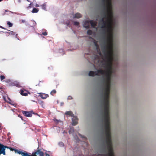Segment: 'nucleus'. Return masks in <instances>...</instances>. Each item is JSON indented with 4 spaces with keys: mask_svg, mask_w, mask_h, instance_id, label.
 <instances>
[{
    "mask_svg": "<svg viewBox=\"0 0 156 156\" xmlns=\"http://www.w3.org/2000/svg\"><path fill=\"white\" fill-rule=\"evenodd\" d=\"M103 7L96 14L95 21L86 20L83 27L87 29L90 24L98 31L100 35L97 41L94 40V51L85 53V58L92 62L88 74L90 76H98L96 82L100 85H111V77L115 71L112 62L117 63L118 58L113 53V15L111 0H101Z\"/></svg>",
    "mask_w": 156,
    "mask_h": 156,
    "instance_id": "obj_1",
    "label": "nucleus"
},
{
    "mask_svg": "<svg viewBox=\"0 0 156 156\" xmlns=\"http://www.w3.org/2000/svg\"><path fill=\"white\" fill-rule=\"evenodd\" d=\"M22 113L24 116L27 117H31L32 115V112H28L27 111H23L22 112Z\"/></svg>",
    "mask_w": 156,
    "mask_h": 156,
    "instance_id": "obj_2",
    "label": "nucleus"
},
{
    "mask_svg": "<svg viewBox=\"0 0 156 156\" xmlns=\"http://www.w3.org/2000/svg\"><path fill=\"white\" fill-rule=\"evenodd\" d=\"M72 119V125L73 126H75L77 124L78 118L76 116H73Z\"/></svg>",
    "mask_w": 156,
    "mask_h": 156,
    "instance_id": "obj_3",
    "label": "nucleus"
},
{
    "mask_svg": "<svg viewBox=\"0 0 156 156\" xmlns=\"http://www.w3.org/2000/svg\"><path fill=\"white\" fill-rule=\"evenodd\" d=\"M0 148H5V150L6 148L9 149H10L11 151H12L14 150V149H12L11 147H9L6 146H4L1 143H0Z\"/></svg>",
    "mask_w": 156,
    "mask_h": 156,
    "instance_id": "obj_4",
    "label": "nucleus"
},
{
    "mask_svg": "<svg viewBox=\"0 0 156 156\" xmlns=\"http://www.w3.org/2000/svg\"><path fill=\"white\" fill-rule=\"evenodd\" d=\"M39 96L42 99H45L48 97V94H45L40 93Z\"/></svg>",
    "mask_w": 156,
    "mask_h": 156,
    "instance_id": "obj_5",
    "label": "nucleus"
},
{
    "mask_svg": "<svg viewBox=\"0 0 156 156\" xmlns=\"http://www.w3.org/2000/svg\"><path fill=\"white\" fill-rule=\"evenodd\" d=\"M10 13H14L13 12H12L11 11H9V10H5L4 12L2 14V16H4L5 15H9V14H10Z\"/></svg>",
    "mask_w": 156,
    "mask_h": 156,
    "instance_id": "obj_6",
    "label": "nucleus"
},
{
    "mask_svg": "<svg viewBox=\"0 0 156 156\" xmlns=\"http://www.w3.org/2000/svg\"><path fill=\"white\" fill-rule=\"evenodd\" d=\"M41 152V150L38 149L34 153H33L32 155H30L31 156H36L37 155L39 154Z\"/></svg>",
    "mask_w": 156,
    "mask_h": 156,
    "instance_id": "obj_7",
    "label": "nucleus"
},
{
    "mask_svg": "<svg viewBox=\"0 0 156 156\" xmlns=\"http://www.w3.org/2000/svg\"><path fill=\"white\" fill-rule=\"evenodd\" d=\"M81 17V14L79 13H76L73 15V17L76 18H79Z\"/></svg>",
    "mask_w": 156,
    "mask_h": 156,
    "instance_id": "obj_8",
    "label": "nucleus"
},
{
    "mask_svg": "<svg viewBox=\"0 0 156 156\" xmlns=\"http://www.w3.org/2000/svg\"><path fill=\"white\" fill-rule=\"evenodd\" d=\"M1 154H3L4 155H5V148H0V155Z\"/></svg>",
    "mask_w": 156,
    "mask_h": 156,
    "instance_id": "obj_9",
    "label": "nucleus"
},
{
    "mask_svg": "<svg viewBox=\"0 0 156 156\" xmlns=\"http://www.w3.org/2000/svg\"><path fill=\"white\" fill-rule=\"evenodd\" d=\"M65 114L66 115H69L71 117H73L74 115L73 114L71 111H67L65 113Z\"/></svg>",
    "mask_w": 156,
    "mask_h": 156,
    "instance_id": "obj_10",
    "label": "nucleus"
},
{
    "mask_svg": "<svg viewBox=\"0 0 156 156\" xmlns=\"http://www.w3.org/2000/svg\"><path fill=\"white\" fill-rule=\"evenodd\" d=\"M40 6L41 7L42 9H43L45 11H47L46 8L47 5L46 3H44L42 5Z\"/></svg>",
    "mask_w": 156,
    "mask_h": 156,
    "instance_id": "obj_11",
    "label": "nucleus"
},
{
    "mask_svg": "<svg viewBox=\"0 0 156 156\" xmlns=\"http://www.w3.org/2000/svg\"><path fill=\"white\" fill-rule=\"evenodd\" d=\"M12 85L13 86H16L18 87H20V86L19 84V83L16 81H14L13 82L12 84Z\"/></svg>",
    "mask_w": 156,
    "mask_h": 156,
    "instance_id": "obj_12",
    "label": "nucleus"
},
{
    "mask_svg": "<svg viewBox=\"0 0 156 156\" xmlns=\"http://www.w3.org/2000/svg\"><path fill=\"white\" fill-rule=\"evenodd\" d=\"M20 94L21 95L24 96H27L28 94L26 91L24 92L23 90L20 91Z\"/></svg>",
    "mask_w": 156,
    "mask_h": 156,
    "instance_id": "obj_13",
    "label": "nucleus"
},
{
    "mask_svg": "<svg viewBox=\"0 0 156 156\" xmlns=\"http://www.w3.org/2000/svg\"><path fill=\"white\" fill-rule=\"evenodd\" d=\"M39 11V9H37L36 8H34L33 9L32 12L33 13H37Z\"/></svg>",
    "mask_w": 156,
    "mask_h": 156,
    "instance_id": "obj_14",
    "label": "nucleus"
},
{
    "mask_svg": "<svg viewBox=\"0 0 156 156\" xmlns=\"http://www.w3.org/2000/svg\"><path fill=\"white\" fill-rule=\"evenodd\" d=\"M7 33L9 34V35H14L16 34L15 32L11 31H9V32H8Z\"/></svg>",
    "mask_w": 156,
    "mask_h": 156,
    "instance_id": "obj_15",
    "label": "nucleus"
},
{
    "mask_svg": "<svg viewBox=\"0 0 156 156\" xmlns=\"http://www.w3.org/2000/svg\"><path fill=\"white\" fill-rule=\"evenodd\" d=\"M74 132V129L73 128H71L69 130V134H73V133Z\"/></svg>",
    "mask_w": 156,
    "mask_h": 156,
    "instance_id": "obj_16",
    "label": "nucleus"
},
{
    "mask_svg": "<svg viewBox=\"0 0 156 156\" xmlns=\"http://www.w3.org/2000/svg\"><path fill=\"white\" fill-rule=\"evenodd\" d=\"M58 144L60 147H63L64 146V144L62 142H59L58 143Z\"/></svg>",
    "mask_w": 156,
    "mask_h": 156,
    "instance_id": "obj_17",
    "label": "nucleus"
},
{
    "mask_svg": "<svg viewBox=\"0 0 156 156\" xmlns=\"http://www.w3.org/2000/svg\"><path fill=\"white\" fill-rule=\"evenodd\" d=\"M87 34L89 35H91L92 34V31L90 30H88L87 31Z\"/></svg>",
    "mask_w": 156,
    "mask_h": 156,
    "instance_id": "obj_18",
    "label": "nucleus"
},
{
    "mask_svg": "<svg viewBox=\"0 0 156 156\" xmlns=\"http://www.w3.org/2000/svg\"><path fill=\"white\" fill-rule=\"evenodd\" d=\"M73 24L75 26H78L79 25V23L78 22L75 21L73 23Z\"/></svg>",
    "mask_w": 156,
    "mask_h": 156,
    "instance_id": "obj_19",
    "label": "nucleus"
},
{
    "mask_svg": "<svg viewBox=\"0 0 156 156\" xmlns=\"http://www.w3.org/2000/svg\"><path fill=\"white\" fill-rule=\"evenodd\" d=\"M7 24L8 25L9 27H11L12 26V24L9 22H8L7 23Z\"/></svg>",
    "mask_w": 156,
    "mask_h": 156,
    "instance_id": "obj_20",
    "label": "nucleus"
},
{
    "mask_svg": "<svg viewBox=\"0 0 156 156\" xmlns=\"http://www.w3.org/2000/svg\"><path fill=\"white\" fill-rule=\"evenodd\" d=\"M5 78V77L3 75H1L0 76V79L2 81Z\"/></svg>",
    "mask_w": 156,
    "mask_h": 156,
    "instance_id": "obj_21",
    "label": "nucleus"
},
{
    "mask_svg": "<svg viewBox=\"0 0 156 156\" xmlns=\"http://www.w3.org/2000/svg\"><path fill=\"white\" fill-rule=\"evenodd\" d=\"M38 103L43 106V101H38Z\"/></svg>",
    "mask_w": 156,
    "mask_h": 156,
    "instance_id": "obj_22",
    "label": "nucleus"
},
{
    "mask_svg": "<svg viewBox=\"0 0 156 156\" xmlns=\"http://www.w3.org/2000/svg\"><path fill=\"white\" fill-rule=\"evenodd\" d=\"M56 91L55 90H52L50 92V94H51V95H52V93H54V94H55L56 93Z\"/></svg>",
    "mask_w": 156,
    "mask_h": 156,
    "instance_id": "obj_23",
    "label": "nucleus"
},
{
    "mask_svg": "<svg viewBox=\"0 0 156 156\" xmlns=\"http://www.w3.org/2000/svg\"><path fill=\"white\" fill-rule=\"evenodd\" d=\"M73 99V98L70 95L67 98V99H68L69 100H72V99Z\"/></svg>",
    "mask_w": 156,
    "mask_h": 156,
    "instance_id": "obj_24",
    "label": "nucleus"
},
{
    "mask_svg": "<svg viewBox=\"0 0 156 156\" xmlns=\"http://www.w3.org/2000/svg\"><path fill=\"white\" fill-rule=\"evenodd\" d=\"M48 154H46V156L48 155ZM39 156H44V153L43 152L41 151V153L39 154Z\"/></svg>",
    "mask_w": 156,
    "mask_h": 156,
    "instance_id": "obj_25",
    "label": "nucleus"
},
{
    "mask_svg": "<svg viewBox=\"0 0 156 156\" xmlns=\"http://www.w3.org/2000/svg\"><path fill=\"white\" fill-rule=\"evenodd\" d=\"M8 100H9V101H7L9 102L10 104L13 105V104H12L11 102H10V101H11V100L10 99V98L9 97H8Z\"/></svg>",
    "mask_w": 156,
    "mask_h": 156,
    "instance_id": "obj_26",
    "label": "nucleus"
},
{
    "mask_svg": "<svg viewBox=\"0 0 156 156\" xmlns=\"http://www.w3.org/2000/svg\"><path fill=\"white\" fill-rule=\"evenodd\" d=\"M79 135L80 136H81V137L83 138L84 140L86 139V138L84 136H83L82 135H81L80 134H79Z\"/></svg>",
    "mask_w": 156,
    "mask_h": 156,
    "instance_id": "obj_27",
    "label": "nucleus"
},
{
    "mask_svg": "<svg viewBox=\"0 0 156 156\" xmlns=\"http://www.w3.org/2000/svg\"><path fill=\"white\" fill-rule=\"evenodd\" d=\"M42 34L46 36L47 35V33L46 32H43L42 33Z\"/></svg>",
    "mask_w": 156,
    "mask_h": 156,
    "instance_id": "obj_28",
    "label": "nucleus"
},
{
    "mask_svg": "<svg viewBox=\"0 0 156 156\" xmlns=\"http://www.w3.org/2000/svg\"><path fill=\"white\" fill-rule=\"evenodd\" d=\"M33 26H35L36 25V23L35 21H33Z\"/></svg>",
    "mask_w": 156,
    "mask_h": 156,
    "instance_id": "obj_29",
    "label": "nucleus"
},
{
    "mask_svg": "<svg viewBox=\"0 0 156 156\" xmlns=\"http://www.w3.org/2000/svg\"><path fill=\"white\" fill-rule=\"evenodd\" d=\"M74 138H75V139L76 140V141H78V138L77 136H74Z\"/></svg>",
    "mask_w": 156,
    "mask_h": 156,
    "instance_id": "obj_30",
    "label": "nucleus"
},
{
    "mask_svg": "<svg viewBox=\"0 0 156 156\" xmlns=\"http://www.w3.org/2000/svg\"><path fill=\"white\" fill-rule=\"evenodd\" d=\"M59 52L60 53H61L63 52V50L62 49H60L59 50Z\"/></svg>",
    "mask_w": 156,
    "mask_h": 156,
    "instance_id": "obj_31",
    "label": "nucleus"
},
{
    "mask_svg": "<svg viewBox=\"0 0 156 156\" xmlns=\"http://www.w3.org/2000/svg\"><path fill=\"white\" fill-rule=\"evenodd\" d=\"M3 99L5 101H7V100L6 99V98L5 96H3Z\"/></svg>",
    "mask_w": 156,
    "mask_h": 156,
    "instance_id": "obj_32",
    "label": "nucleus"
},
{
    "mask_svg": "<svg viewBox=\"0 0 156 156\" xmlns=\"http://www.w3.org/2000/svg\"><path fill=\"white\" fill-rule=\"evenodd\" d=\"M54 121H55L56 122H58V121H58V120L57 119H54Z\"/></svg>",
    "mask_w": 156,
    "mask_h": 156,
    "instance_id": "obj_33",
    "label": "nucleus"
},
{
    "mask_svg": "<svg viewBox=\"0 0 156 156\" xmlns=\"http://www.w3.org/2000/svg\"><path fill=\"white\" fill-rule=\"evenodd\" d=\"M35 6L36 7H39L40 6H39L38 4H36L35 5Z\"/></svg>",
    "mask_w": 156,
    "mask_h": 156,
    "instance_id": "obj_34",
    "label": "nucleus"
},
{
    "mask_svg": "<svg viewBox=\"0 0 156 156\" xmlns=\"http://www.w3.org/2000/svg\"><path fill=\"white\" fill-rule=\"evenodd\" d=\"M21 21H22V22L23 23H24L25 22V20H22Z\"/></svg>",
    "mask_w": 156,
    "mask_h": 156,
    "instance_id": "obj_35",
    "label": "nucleus"
},
{
    "mask_svg": "<svg viewBox=\"0 0 156 156\" xmlns=\"http://www.w3.org/2000/svg\"><path fill=\"white\" fill-rule=\"evenodd\" d=\"M0 27L2 28V29H5V30H6V29L5 28L3 27H2V26H0Z\"/></svg>",
    "mask_w": 156,
    "mask_h": 156,
    "instance_id": "obj_36",
    "label": "nucleus"
},
{
    "mask_svg": "<svg viewBox=\"0 0 156 156\" xmlns=\"http://www.w3.org/2000/svg\"><path fill=\"white\" fill-rule=\"evenodd\" d=\"M17 34H16V36H15V37L16 38H17V39L18 40H19V39L17 37Z\"/></svg>",
    "mask_w": 156,
    "mask_h": 156,
    "instance_id": "obj_37",
    "label": "nucleus"
},
{
    "mask_svg": "<svg viewBox=\"0 0 156 156\" xmlns=\"http://www.w3.org/2000/svg\"><path fill=\"white\" fill-rule=\"evenodd\" d=\"M18 2L19 3H20L21 2V0H18Z\"/></svg>",
    "mask_w": 156,
    "mask_h": 156,
    "instance_id": "obj_38",
    "label": "nucleus"
},
{
    "mask_svg": "<svg viewBox=\"0 0 156 156\" xmlns=\"http://www.w3.org/2000/svg\"><path fill=\"white\" fill-rule=\"evenodd\" d=\"M31 5V3H30L28 7V8H29V7H30V6Z\"/></svg>",
    "mask_w": 156,
    "mask_h": 156,
    "instance_id": "obj_39",
    "label": "nucleus"
},
{
    "mask_svg": "<svg viewBox=\"0 0 156 156\" xmlns=\"http://www.w3.org/2000/svg\"><path fill=\"white\" fill-rule=\"evenodd\" d=\"M63 103H61V105H63Z\"/></svg>",
    "mask_w": 156,
    "mask_h": 156,
    "instance_id": "obj_40",
    "label": "nucleus"
},
{
    "mask_svg": "<svg viewBox=\"0 0 156 156\" xmlns=\"http://www.w3.org/2000/svg\"><path fill=\"white\" fill-rule=\"evenodd\" d=\"M66 133V132L65 131H64L63 132V133Z\"/></svg>",
    "mask_w": 156,
    "mask_h": 156,
    "instance_id": "obj_41",
    "label": "nucleus"
},
{
    "mask_svg": "<svg viewBox=\"0 0 156 156\" xmlns=\"http://www.w3.org/2000/svg\"><path fill=\"white\" fill-rule=\"evenodd\" d=\"M20 118H21V119H22V120H23V119H22V116H21V117H20Z\"/></svg>",
    "mask_w": 156,
    "mask_h": 156,
    "instance_id": "obj_42",
    "label": "nucleus"
},
{
    "mask_svg": "<svg viewBox=\"0 0 156 156\" xmlns=\"http://www.w3.org/2000/svg\"><path fill=\"white\" fill-rule=\"evenodd\" d=\"M16 14H18L17 13H14Z\"/></svg>",
    "mask_w": 156,
    "mask_h": 156,
    "instance_id": "obj_43",
    "label": "nucleus"
},
{
    "mask_svg": "<svg viewBox=\"0 0 156 156\" xmlns=\"http://www.w3.org/2000/svg\"><path fill=\"white\" fill-rule=\"evenodd\" d=\"M2 0H0V2H1L2 1Z\"/></svg>",
    "mask_w": 156,
    "mask_h": 156,
    "instance_id": "obj_44",
    "label": "nucleus"
},
{
    "mask_svg": "<svg viewBox=\"0 0 156 156\" xmlns=\"http://www.w3.org/2000/svg\"><path fill=\"white\" fill-rule=\"evenodd\" d=\"M47 155H48V156H50V155H48V154Z\"/></svg>",
    "mask_w": 156,
    "mask_h": 156,
    "instance_id": "obj_45",
    "label": "nucleus"
},
{
    "mask_svg": "<svg viewBox=\"0 0 156 156\" xmlns=\"http://www.w3.org/2000/svg\"><path fill=\"white\" fill-rule=\"evenodd\" d=\"M73 156H77L74 155Z\"/></svg>",
    "mask_w": 156,
    "mask_h": 156,
    "instance_id": "obj_46",
    "label": "nucleus"
}]
</instances>
